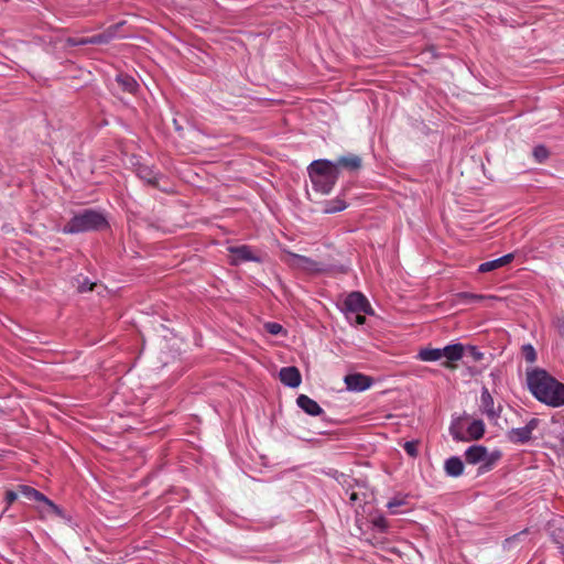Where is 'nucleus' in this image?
<instances>
[{"label": "nucleus", "mask_w": 564, "mask_h": 564, "mask_svg": "<svg viewBox=\"0 0 564 564\" xmlns=\"http://www.w3.org/2000/svg\"><path fill=\"white\" fill-rule=\"evenodd\" d=\"M528 386L539 401L554 408L564 405V383L557 381L545 370L536 369L529 372Z\"/></svg>", "instance_id": "1"}, {"label": "nucleus", "mask_w": 564, "mask_h": 564, "mask_svg": "<svg viewBox=\"0 0 564 564\" xmlns=\"http://www.w3.org/2000/svg\"><path fill=\"white\" fill-rule=\"evenodd\" d=\"M308 175L315 191L329 194L335 186L339 172L329 160H316L308 166Z\"/></svg>", "instance_id": "2"}, {"label": "nucleus", "mask_w": 564, "mask_h": 564, "mask_svg": "<svg viewBox=\"0 0 564 564\" xmlns=\"http://www.w3.org/2000/svg\"><path fill=\"white\" fill-rule=\"evenodd\" d=\"M108 227L106 216L94 209H85L74 215L63 227L62 231L66 235L102 230Z\"/></svg>", "instance_id": "3"}, {"label": "nucleus", "mask_w": 564, "mask_h": 564, "mask_svg": "<svg viewBox=\"0 0 564 564\" xmlns=\"http://www.w3.org/2000/svg\"><path fill=\"white\" fill-rule=\"evenodd\" d=\"M465 458L468 464H480L479 473H487L500 460L501 452H488L485 446L473 445L466 449Z\"/></svg>", "instance_id": "4"}, {"label": "nucleus", "mask_w": 564, "mask_h": 564, "mask_svg": "<svg viewBox=\"0 0 564 564\" xmlns=\"http://www.w3.org/2000/svg\"><path fill=\"white\" fill-rule=\"evenodd\" d=\"M347 317L349 313L372 314V308L367 297L360 292H351L344 302Z\"/></svg>", "instance_id": "5"}, {"label": "nucleus", "mask_w": 564, "mask_h": 564, "mask_svg": "<svg viewBox=\"0 0 564 564\" xmlns=\"http://www.w3.org/2000/svg\"><path fill=\"white\" fill-rule=\"evenodd\" d=\"M540 420L532 417L524 426L511 429L507 433V438L513 444H525L532 440V433L538 429Z\"/></svg>", "instance_id": "6"}, {"label": "nucleus", "mask_w": 564, "mask_h": 564, "mask_svg": "<svg viewBox=\"0 0 564 564\" xmlns=\"http://www.w3.org/2000/svg\"><path fill=\"white\" fill-rule=\"evenodd\" d=\"M345 492L349 498L351 506H361L367 500V489L364 484H360L356 479H351L346 482Z\"/></svg>", "instance_id": "7"}, {"label": "nucleus", "mask_w": 564, "mask_h": 564, "mask_svg": "<svg viewBox=\"0 0 564 564\" xmlns=\"http://www.w3.org/2000/svg\"><path fill=\"white\" fill-rule=\"evenodd\" d=\"M441 352L442 358H446L442 366L448 369H455L453 362L458 361L463 358L464 346L462 344L447 345L444 348H441Z\"/></svg>", "instance_id": "8"}, {"label": "nucleus", "mask_w": 564, "mask_h": 564, "mask_svg": "<svg viewBox=\"0 0 564 564\" xmlns=\"http://www.w3.org/2000/svg\"><path fill=\"white\" fill-rule=\"evenodd\" d=\"M346 387L350 391H365L372 384V379L362 373H350L344 378Z\"/></svg>", "instance_id": "9"}, {"label": "nucleus", "mask_w": 564, "mask_h": 564, "mask_svg": "<svg viewBox=\"0 0 564 564\" xmlns=\"http://www.w3.org/2000/svg\"><path fill=\"white\" fill-rule=\"evenodd\" d=\"M290 263L297 269H302L311 273L322 271V264L311 258L296 253H290Z\"/></svg>", "instance_id": "10"}, {"label": "nucleus", "mask_w": 564, "mask_h": 564, "mask_svg": "<svg viewBox=\"0 0 564 564\" xmlns=\"http://www.w3.org/2000/svg\"><path fill=\"white\" fill-rule=\"evenodd\" d=\"M333 164L336 165V170L338 172L339 169L356 172L362 167V159L357 154L349 153L347 155L339 156L336 162H333Z\"/></svg>", "instance_id": "11"}, {"label": "nucleus", "mask_w": 564, "mask_h": 564, "mask_svg": "<svg viewBox=\"0 0 564 564\" xmlns=\"http://www.w3.org/2000/svg\"><path fill=\"white\" fill-rule=\"evenodd\" d=\"M231 264H238L243 261H258L259 259L253 256L252 250L248 246L230 247Z\"/></svg>", "instance_id": "12"}, {"label": "nucleus", "mask_w": 564, "mask_h": 564, "mask_svg": "<svg viewBox=\"0 0 564 564\" xmlns=\"http://www.w3.org/2000/svg\"><path fill=\"white\" fill-rule=\"evenodd\" d=\"M280 380L288 387L296 388L301 384L302 377L296 367H283L279 373Z\"/></svg>", "instance_id": "13"}, {"label": "nucleus", "mask_w": 564, "mask_h": 564, "mask_svg": "<svg viewBox=\"0 0 564 564\" xmlns=\"http://www.w3.org/2000/svg\"><path fill=\"white\" fill-rule=\"evenodd\" d=\"M480 409L489 419L499 417L500 411L495 409V401L487 388H484L480 397Z\"/></svg>", "instance_id": "14"}, {"label": "nucleus", "mask_w": 564, "mask_h": 564, "mask_svg": "<svg viewBox=\"0 0 564 564\" xmlns=\"http://www.w3.org/2000/svg\"><path fill=\"white\" fill-rule=\"evenodd\" d=\"M296 403L299 408L312 416H317L324 412L319 404L306 394H300L296 399Z\"/></svg>", "instance_id": "15"}, {"label": "nucleus", "mask_w": 564, "mask_h": 564, "mask_svg": "<svg viewBox=\"0 0 564 564\" xmlns=\"http://www.w3.org/2000/svg\"><path fill=\"white\" fill-rule=\"evenodd\" d=\"M513 258L514 256L512 253H508L498 259L486 261L479 265L478 271L481 273L491 272L503 265L509 264L513 260Z\"/></svg>", "instance_id": "16"}, {"label": "nucleus", "mask_w": 564, "mask_h": 564, "mask_svg": "<svg viewBox=\"0 0 564 564\" xmlns=\"http://www.w3.org/2000/svg\"><path fill=\"white\" fill-rule=\"evenodd\" d=\"M113 37V31L111 29L107 30L104 33L96 34L89 37L80 39L79 41L75 42L76 45H86V44H106L110 42V40Z\"/></svg>", "instance_id": "17"}, {"label": "nucleus", "mask_w": 564, "mask_h": 564, "mask_svg": "<svg viewBox=\"0 0 564 564\" xmlns=\"http://www.w3.org/2000/svg\"><path fill=\"white\" fill-rule=\"evenodd\" d=\"M445 473L451 477H459L464 471V464L459 457L453 456L445 460Z\"/></svg>", "instance_id": "18"}, {"label": "nucleus", "mask_w": 564, "mask_h": 564, "mask_svg": "<svg viewBox=\"0 0 564 564\" xmlns=\"http://www.w3.org/2000/svg\"><path fill=\"white\" fill-rule=\"evenodd\" d=\"M116 83L118 84V86L120 87V89L122 91H126L129 94L134 93L138 88V83L135 82V79L128 74L117 75Z\"/></svg>", "instance_id": "19"}, {"label": "nucleus", "mask_w": 564, "mask_h": 564, "mask_svg": "<svg viewBox=\"0 0 564 564\" xmlns=\"http://www.w3.org/2000/svg\"><path fill=\"white\" fill-rule=\"evenodd\" d=\"M40 502H42L44 506L40 510L42 513V517H51V516H57L63 518V510L55 505L52 500H50L46 496H44V499H42Z\"/></svg>", "instance_id": "20"}, {"label": "nucleus", "mask_w": 564, "mask_h": 564, "mask_svg": "<svg viewBox=\"0 0 564 564\" xmlns=\"http://www.w3.org/2000/svg\"><path fill=\"white\" fill-rule=\"evenodd\" d=\"M18 491L21 496H23L24 498H26L29 500H34V501L40 502L42 499H44V495L42 492H40L35 488L26 486V485H20L18 487Z\"/></svg>", "instance_id": "21"}, {"label": "nucleus", "mask_w": 564, "mask_h": 564, "mask_svg": "<svg viewBox=\"0 0 564 564\" xmlns=\"http://www.w3.org/2000/svg\"><path fill=\"white\" fill-rule=\"evenodd\" d=\"M417 358L422 361H437L442 359L441 348H423L419 351Z\"/></svg>", "instance_id": "22"}, {"label": "nucleus", "mask_w": 564, "mask_h": 564, "mask_svg": "<svg viewBox=\"0 0 564 564\" xmlns=\"http://www.w3.org/2000/svg\"><path fill=\"white\" fill-rule=\"evenodd\" d=\"M467 433L471 440H479L485 434V424L481 420H474L467 427Z\"/></svg>", "instance_id": "23"}, {"label": "nucleus", "mask_w": 564, "mask_h": 564, "mask_svg": "<svg viewBox=\"0 0 564 564\" xmlns=\"http://www.w3.org/2000/svg\"><path fill=\"white\" fill-rule=\"evenodd\" d=\"M138 176L154 187L159 184L158 175L148 166H140L138 169Z\"/></svg>", "instance_id": "24"}, {"label": "nucleus", "mask_w": 564, "mask_h": 564, "mask_svg": "<svg viewBox=\"0 0 564 564\" xmlns=\"http://www.w3.org/2000/svg\"><path fill=\"white\" fill-rule=\"evenodd\" d=\"M347 207L346 203L341 199L329 200L325 205V213L333 214L341 212Z\"/></svg>", "instance_id": "25"}, {"label": "nucleus", "mask_w": 564, "mask_h": 564, "mask_svg": "<svg viewBox=\"0 0 564 564\" xmlns=\"http://www.w3.org/2000/svg\"><path fill=\"white\" fill-rule=\"evenodd\" d=\"M522 356L527 362L533 364L536 360V352L532 345L527 344L522 346Z\"/></svg>", "instance_id": "26"}, {"label": "nucleus", "mask_w": 564, "mask_h": 564, "mask_svg": "<svg viewBox=\"0 0 564 564\" xmlns=\"http://www.w3.org/2000/svg\"><path fill=\"white\" fill-rule=\"evenodd\" d=\"M533 156L535 158V160L539 162V163H542L543 161H545L549 156V151L543 145H538L533 149Z\"/></svg>", "instance_id": "27"}, {"label": "nucleus", "mask_w": 564, "mask_h": 564, "mask_svg": "<svg viewBox=\"0 0 564 564\" xmlns=\"http://www.w3.org/2000/svg\"><path fill=\"white\" fill-rule=\"evenodd\" d=\"M264 328L269 334L274 335V336H278V335L284 333L282 325L274 323V322L267 323L264 325Z\"/></svg>", "instance_id": "28"}, {"label": "nucleus", "mask_w": 564, "mask_h": 564, "mask_svg": "<svg viewBox=\"0 0 564 564\" xmlns=\"http://www.w3.org/2000/svg\"><path fill=\"white\" fill-rule=\"evenodd\" d=\"M404 503V498H393L387 503V508L391 511V513H397V508L403 506Z\"/></svg>", "instance_id": "29"}, {"label": "nucleus", "mask_w": 564, "mask_h": 564, "mask_svg": "<svg viewBox=\"0 0 564 564\" xmlns=\"http://www.w3.org/2000/svg\"><path fill=\"white\" fill-rule=\"evenodd\" d=\"M404 451L411 457L417 456V443L416 442H405L403 445Z\"/></svg>", "instance_id": "30"}, {"label": "nucleus", "mask_w": 564, "mask_h": 564, "mask_svg": "<svg viewBox=\"0 0 564 564\" xmlns=\"http://www.w3.org/2000/svg\"><path fill=\"white\" fill-rule=\"evenodd\" d=\"M459 296L465 299V300H467V301H469V302L480 301V300L485 299L484 295L473 294V293H460Z\"/></svg>", "instance_id": "31"}, {"label": "nucleus", "mask_w": 564, "mask_h": 564, "mask_svg": "<svg viewBox=\"0 0 564 564\" xmlns=\"http://www.w3.org/2000/svg\"><path fill=\"white\" fill-rule=\"evenodd\" d=\"M19 495H20L19 491L8 490L6 492V501H7V503L8 505L13 503L18 499Z\"/></svg>", "instance_id": "32"}, {"label": "nucleus", "mask_w": 564, "mask_h": 564, "mask_svg": "<svg viewBox=\"0 0 564 564\" xmlns=\"http://www.w3.org/2000/svg\"><path fill=\"white\" fill-rule=\"evenodd\" d=\"M95 283H88L85 281L83 284L78 286L79 292L93 291Z\"/></svg>", "instance_id": "33"}, {"label": "nucleus", "mask_w": 564, "mask_h": 564, "mask_svg": "<svg viewBox=\"0 0 564 564\" xmlns=\"http://www.w3.org/2000/svg\"><path fill=\"white\" fill-rule=\"evenodd\" d=\"M373 524L380 529L387 528V521L383 517H379V518L375 519Z\"/></svg>", "instance_id": "34"}, {"label": "nucleus", "mask_w": 564, "mask_h": 564, "mask_svg": "<svg viewBox=\"0 0 564 564\" xmlns=\"http://www.w3.org/2000/svg\"><path fill=\"white\" fill-rule=\"evenodd\" d=\"M354 314H355L354 321L356 324H358V325L365 324L366 317H365L364 313H354Z\"/></svg>", "instance_id": "35"}, {"label": "nucleus", "mask_w": 564, "mask_h": 564, "mask_svg": "<svg viewBox=\"0 0 564 564\" xmlns=\"http://www.w3.org/2000/svg\"><path fill=\"white\" fill-rule=\"evenodd\" d=\"M470 354L475 360H480L484 357V354L478 351L475 347H470Z\"/></svg>", "instance_id": "36"}, {"label": "nucleus", "mask_w": 564, "mask_h": 564, "mask_svg": "<svg viewBox=\"0 0 564 564\" xmlns=\"http://www.w3.org/2000/svg\"><path fill=\"white\" fill-rule=\"evenodd\" d=\"M451 433L455 440H463L457 433L454 432V430H451Z\"/></svg>", "instance_id": "37"}]
</instances>
